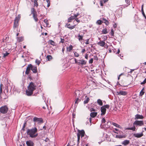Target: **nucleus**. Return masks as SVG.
<instances>
[{
    "instance_id": "obj_59",
    "label": "nucleus",
    "mask_w": 146,
    "mask_h": 146,
    "mask_svg": "<svg viewBox=\"0 0 146 146\" xmlns=\"http://www.w3.org/2000/svg\"><path fill=\"white\" fill-rule=\"evenodd\" d=\"M75 17L74 16H74H71V17H70V18H71V19L72 20H73L74 19H75L76 18H75V17Z\"/></svg>"
},
{
    "instance_id": "obj_14",
    "label": "nucleus",
    "mask_w": 146,
    "mask_h": 146,
    "mask_svg": "<svg viewBox=\"0 0 146 146\" xmlns=\"http://www.w3.org/2000/svg\"><path fill=\"white\" fill-rule=\"evenodd\" d=\"M117 95H122L123 96H125L127 94V93L126 92L122 90H120L119 92H117Z\"/></svg>"
},
{
    "instance_id": "obj_37",
    "label": "nucleus",
    "mask_w": 146,
    "mask_h": 146,
    "mask_svg": "<svg viewBox=\"0 0 146 146\" xmlns=\"http://www.w3.org/2000/svg\"><path fill=\"white\" fill-rule=\"evenodd\" d=\"M73 53H74V56L75 57H78L79 56V54L78 53L74 51Z\"/></svg>"
},
{
    "instance_id": "obj_44",
    "label": "nucleus",
    "mask_w": 146,
    "mask_h": 146,
    "mask_svg": "<svg viewBox=\"0 0 146 146\" xmlns=\"http://www.w3.org/2000/svg\"><path fill=\"white\" fill-rule=\"evenodd\" d=\"M9 54V53L6 52V53L4 54L3 57L4 58H5V57L8 56Z\"/></svg>"
},
{
    "instance_id": "obj_13",
    "label": "nucleus",
    "mask_w": 146,
    "mask_h": 146,
    "mask_svg": "<svg viewBox=\"0 0 146 146\" xmlns=\"http://www.w3.org/2000/svg\"><path fill=\"white\" fill-rule=\"evenodd\" d=\"M33 121L35 122H38V123H43V119L41 118L35 117L33 118Z\"/></svg>"
},
{
    "instance_id": "obj_35",
    "label": "nucleus",
    "mask_w": 146,
    "mask_h": 146,
    "mask_svg": "<svg viewBox=\"0 0 146 146\" xmlns=\"http://www.w3.org/2000/svg\"><path fill=\"white\" fill-rule=\"evenodd\" d=\"M49 42H50V44L54 46L55 45V42H54L52 40H49Z\"/></svg>"
},
{
    "instance_id": "obj_19",
    "label": "nucleus",
    "mask_w": 146,
    "mask_h": 146,
    "mask_svg": "<svg viewBox=\"0 0 146 146\" xmlns=\"http://www.w3.org/2000/svg\"><path fill=\"white\" fill-rule=\"evenodd\" d=\"M144 118L143 116L142 115H140L138 114H137L135 115V119H143Z\"/></svg>"
},
{
    "instance_id": "obj_62",
    "label": "nucleus",
    "mask_w": 146,
    "mask_h": 146,
    "mask_svg": "<svg viewBox=\"0 0 146 146\" xmlns=\"http://www.w3.org/2000/svg\"><path fill=\"white\" fill-rule=\"evenodd\" d=\"M117 85L119 86V87H120V86H122L121 85V84H120L119 82H117Z\"/></svg>"
},
{
    "instance_id": "obj_28",
    "label": "nucleus",
    "mask_w": 146,
    "mask_h": 146,
    "mask_svg": "<svg viewBox=\"0 0 146 146\" xmlns=\"http://www.w3.org/2000/svg\"><path fill=\"white\" fill-rule=\"evenodd\" d=\"M97 102L99 105L100 106H102L103 105V102L100 99H98Z\"/></svg>"
},
{
    "instance_id": "obj_42",
    "label": "nucleus",
    "mask_w": 146,
    "mask_h": 146,
    "mask_svg": "<svg viewBox=\"0 0 146 146\" xmlns=\"http://www.w3.org/2000/svg\"><path fill=\"white\" fill-rule=\"evenodd\" d=\"M44 22L46 23V26L48 27L49 23H48V21L47 20L44 19Z\"/></svg>"
},
{
    "instance_id": "obj_64",
    "label": "nucleus",
    "mask_w": 146,
    "mask_h": 146,
    "mask_svg": "<svg viewBox=\"0 0 146 146\" xmlns=\"http://www.w3.org/2000/svg\"><path fill=\"white\" fill-rule=\"evenodd\" d=\"M49 139L47 137L46 138V139L45 140V141L46 142H47L48 141H49Z\"/></svg>"
},
{
    "instance_id": "obj_54",
    "label": "nucleus",
    "mask_w": 146,
    "mask_h": 146,
    "mask_svg": "<svg viewBox=\"0 0 146 146\" xmlns=\"http://www.w3.org/2000/svg\"><path fill=\"white\" fill-rule=\"evenodd\" d=\"M89 38L88 39H87L86 40V42H85V44H89Z\"/></svg>"
},
{
    "instance_id": "obj_30",
    "label": "nucleus",
    "mask_w": 146,
    "mask_h": 146,
    "mask_svg": "<svg viewBox=\"0 0 146 146\" xmlns=\"http://www.w3.org/2000/svg\"><path fill=\"white\" fill-rule=\"evenodd\" d=\"M102 34H107L108 33V32L107 31V29L106 28H105L103 29L102 30Z\"/></svg>"
},
{
    "instance_id": "obj_56",
    "label": "nucleus",
    "mask_w": 146,
    "mask_h": 146,
    "mask_svg": "<svg viewBox=\"0 0 146 146\" xmlns=\"http://www.w3.org/2000/svg\"><path fill=\"white\" fill-rule=\"evenodd\" d=\"M79 18H76L75 19V20L78 23H80V20L78 19Z\"/></svg>"
},
{
    "instance_id": "obj_46",
    "label": "nucleus",
    "mask_w": 146,
    "mask_h": 146,
    "mask_svg": "<svg viewBox=\"0 0 146 146\" xmlns=\"http://www.w3.org/2000/svg\"><path fill=\"white\" fill-rule=\"evenodd\" d=\"M145 83H146V78L144 79V80L143 82H141L140 83V84L141 85H143L145 84Z\"/></svg>"
},
{
    "instance_id": "obj_40",
    "label": "nucleus",
    "mask_w": 146,
    "mask_h": 146,
    "mask_svg": "<svg viewBox=\"0 0 146 146\" xmlns=\"http://www.w3.org/2000/svg\"><path fill=\"white\" fill-rule=\"evenodd\" d=\"M23 40V38L22 37L18 38V40L19 42H21Z\"/></svg>"
},
{
    "instance_id": "obj_27",
    "label": "nucleus",
    "mask_w": 146,
    "mask_h": 146,
    "mask_svg": "<svg viewBox=\"0 0 146 146\" xmlns=\"http://www.w3.org/2000/svg\"><path fill=\"white\" fill-rule=\"evenodd\" d=\"M73 46L72 45H70L69 46V47H67V50L68 51L70 52L72 50Z\"/></svg>"
},
{
    "instance_id": "obj_10",
    "label": "nucleus",
    "mask_w": 146,
    "mask_h": 146,
    "mask_svg": "<svg viewBox=\"0 0 146 146\" xmlns=\"http://www.w3.org/2000/svg\"><path fill=\"white\" fill-rule=\"evenodd\" d=\"M134 125H136L137 126H142L144 125L143 121L142 120H136L133 123Z\"/></svg>"
},
{
    "instance_id": "obj_47",
    "label": "nucleus",
    "mask_w": 146,
    "mask_h": 146,
    "mask_svg": "<svg viewBox=\"0 0 146 146\" xmlns=\"http://www.w3.org/2000/svg\"><path fill=\"white\" fill-rule=\"evenodd\" d=\"M80 13H77L76 14H74V17H75L76 18H77V17H78L80 15Z\"/></svg>"
},
{
    "instance_id": "obj_15",
    "label": "nucleus",
    "mask_w": 146,
    "mask_h": 146,
    "mask_svg": "<svg viewBox=\"0 0 146 146\" xmlns=\"http://www.w3.org/2000/svg\"><path fill=\"white\" fill-rule=\"evenodd\" d=\"M26 144L27 146H34V143L31 140L27 141Z\"/></svg>"
},
{
    "instance_id": "obj_12",
    "label": "nucleus",
    "mask_w": 146,
    "mask_h": 146,
    "mask_svg": "<svg viewBox=\"0 0 146 146\" xmlns=\"http://www.w3.org/2000/svg\"><path fill=\"white\" fill-rule=\"evenodd\" d=\"M8 110V108L6 106H2L0 108V112L2 113H6Z\"/></svg>"
},
{
    "instance_id": "obj_38",
    "label": "nucleus",
    "mask_w": 146,
    "mask_h": 146,
    "mask_svg": "<svg viewBox=\"0 0 146 146\" xmlns=\"http://www.w3.org/2000/svg\"><path fill=\"white\" fill-rule=\"evenodd\" d=\"M16 90V89L15 88V86L13 85V87H12V89L11 90V94H13L14 93V92Z\"/></svg>"
},
{
    "instance_id": "obj_45",
    "label": "nucleus",
    "mask_w": 146,
    "mask_h": 146,
    "mask_svg": "<svg viewBox=\"0 0 146 146\" xmlns=\"http://www.w3.org/2000/svg\"><path fill=\"white\" fill-rule=\"evenodd\" d=\"M38 135V133H35L34 135H33L32 137V138H35L37 137Z\"/></svg>"
},
{
    "instance_id": "obj_32",
    "label": "nucleus",
    "mask_w": 146,
    "mask_h": 146,
    "mask_svg": "<svg viewBox=\"0 0 146 146\" xmlns=\"http://www.w3.org/2000/svg\"><path fill=\"white\" fill-rule=\"evenodd\" d=\"M38 0H34V7H37L38 6V4L37 2V1Z\"/></svg>"
},
{
    "instance_id": "obj_24",
    "label": "nucleus",
    "mask_w": 146,
    "mask_h": 146,
    "mask_svg": "<svg viewBox=\"0 0 146 146\" xmlns=\"http://www.w3.org/2000/svg\"><path fill=\"white\" fill-rule=\"evenodd\" d=\"M97 112H92L90 113V116L91 117H94L97 115Z\"/></svg>"
},
{
    "instance_id": "obj_18",
    "label": "nucleus",
    "mask_w": 146,
    "mask_h": 146,
    "mask_svg": "<svg viewBox=\"0 0 146 146\" xmlns=\"http://www.w3.org/2000/svg\"><path fill=\"white\" fill-rule=\"evenodd\" d=\"M143 135V134L142 132L141 133H134L133 134V136L136 137L140 138Z\"/></svg>"
},
{
    "instance_id": "obj_60",
    "label": "nucleus",
    "mask_w": 146,
    "mask_h": 146,
    "mask_svg": "<svg viewBox=\"0 0 146 146\" xmlns=\"http://www.w3.org/2000/svg\"><path fill=\"white\" fill-rule=\"evenodd\" d=\"M77 137H78V140H80V136L79 133H77Z\"/></svg>"
},
{
    "instance_id": "obj_11",
    "label": "nucleus",
    "mask_w": 146,
    "mask_h": 146,
    "mask_svg": "<svg viewBox=\"0 0 146 146\" xmlns=\"http://www.w3.org/2000/svg\"><path fill=\"white\" fill-rule=\"evenodd\" d=\"M80 91H76L74 92L75 95L76 97V100L75 102V104H78L80 101L81 99L78 98V97H79L77 95V94H78V96L80 95Z\"/></svg>"
},
{
    "instance_id": "obj_63",
    "label": "nucleus",
    "mask_w": 146,
    "mask_h": 146,
    "mask_svg": "<svg viewBox=\"0 0 146 146\" xmlns=\"http://www.w3.org/2000/svg\"><path fill=\"white\" fill-rule=\"evenodd\" d=\"M85 57L86 59H88V54H86L85 55Z\"/></svg>"
},
{
    "instance_id": "obj_29",
    "label": "nucleus",
    "mask_w": 146,
    "mask_h": 146,
    "mask_svg": "<svg viewBox=\"0 0 146 146\" xmlns=\"http://www.w3.org/2000/svg\"><path fill=\"white\" fill-rule=\"evenodd\" d=\"M135 126H133V127H128L126 129L127 130H131L133 131H135Z\"/></svg>"
},
{
    "instance_id": "obj_39",
    "label": "nucleus",
    "mask_w": 146,
    "mask_h": 146,
    "mask_svg": "<svg viewBox=\"0 0 146 146\" xmlns=\"http://www.w3.org/2000/svg\"><path fill=\"white\" fill-rule=\"evenodd\" d=\"M103 23V21L100 20H98L97 22V23L98 25H101Z\"/></svg>"
},
{
    "instance_id": "obj_22",
    "label": "nucleus",
    "mask_w": 146,
    "mask_h": 146,
    "mask_svg": "<svg viewBox=\"0 0 146 146\" xmlns=\"http://www.w3.org/2000/svg\"><path fill=\"white\" fill-rule=\"evenodd\" d=\"M98 44L99 45L102 46H104L105 44V43L104 41L103 40L100 41L98 43Z\"/></svg>"
},
{
    "instance_id": "obj_51",
    "label": "nucleus",
    "mask_w": 146,
    "mask_h": 146,
    "mask_svg": "<svg viewBox=\"0 0 146 146\" xmlns=\"http://www.w3.org/2000/svg\"><path fill=\"white\" fill-rule=\"evenodd\" d=\"M94 58H93V59L96 60H98V58L97 57V56L96 55H95V56H94Z\"/></svg>"
},
{
    "instance_id": "obj_61",
    "label": "nucleus",
    "mask_w": 146,
    "mask_h": 146,
    "mask_svg": "<svg viewBox=\"0 0 146 146\" xmlns=\"http://www.w3.org/2000/svg\"><path fill=\"white\" fill-rule=\"evenodd\" d=\"M1 86L0 87V94L2 92V89L1 88Z\"/></svg>"
},
{
    "instance_id": "obj_58",
    "label": "nucleus",
    "mask_w": 146,
    "mask_h": 146,
    "mask_svg": "<svg viewBox=\"0 0 146 146\" xmlns=\"http://www.w3.org/2000/svg\"><path fill=\"white\" fill-rule=\"evenodd\" d=\"M76 114L74 113H73L72 114V118H75Z\"/></svg>"
},
{
    "instance_id": "obj_5",
    "label": "nucleus",
    "mask_w": 146,
    "mask_h": 146,
    "mask_svg": "<svg viewBox=\"0 0 146 146\" xmlns=\"http://www.w3.org/2000/svg\"><path fill=\"white\" fill-rule=\"evenodd\" d=\"M74 59L75 63L79 65H85L86 64L87 61L84 60L82 59L77 60L76 58H74Z\"/></svg>"
},
{
    "instance_id": "obj_50",
    "label": "nucleus",
    "mask_w": 146,
    "mask_h": 146,
    "mask_svg": "<svg viewBox=\"0 0 146 146\" xmlns=\"http://www.w3.org/2000/svg\"><path fill=\"white\" fill-rule=\"evenodd\" d=\"M93 58H91L89 60V64H92L93 62Z\"/></svg>"
},
{
    "instance_id": "obj_53",
    "label": "nucleus",
    "mask_w": 146,
    "mask_h": 146,
    "mask_svg": "<svg viewBox=\"0 0 146 146\" xmlns=\"http://www.w3.org/2000/svg\"><path fill=\"white\" fill-rule=\"evenodd\" d=\"M106 122V120L105 118L104 117L103 118L102 120V123H105Z\"/></svg>"
},
{
    "instance_id": "obj_2",
    "label": "nucleus",
    "mask_w": 146,
    "mask_h": 146,
    "mask_svg": "<svg viewBox=\"0 0 146 146\" xmlns=\"http://www.w3.org/2000/svg\"><path fill=\"white\" fill-rule=\"evenodd\" d=\"M31 70L34 73H37V67L31 64L28 65L25 72V74L27 75L29 74Z\"/></svg>"
},
{
    "instance_id": "obj_33",
    "label": "nucleus",
    "mask_w": 146,
    "mask_h": 146,
    "mask_svg": "<svg viewBox=\"0 0 146 146\" xmlns=\"http://www.w3.org/2000/svg\"><path fill=\"white\" fill-rule=\"evenodd\" d=\"M46 57L47 59V60L48 61H50L52 59V57L51 55H48Z\"/></svg>"
},
{
    "instance_id": "obj_36",
    "label": "nucleus",
    "mask_w": 146,
    "mask_h": 146,
    "mask_svg": "<svg viewBox=\"0 0 146 146\" xmlns=\"http://www.w3.org/2000/svg\"><path fill=\"white\" fill-rule=\"evenodd\" d=\"M125 1L127 3V5L125 6L126 7H127L130 5V0H125Z\"/></svg>"
},
{
    "instance_id": "obj_17",
    "label": "nucleus",
    "mask_w": 146,
    "mask_h": 146,
    "mask_svg": "<svg viewBox=\"0 0 146 146\" xmlns=\"http://www.w3.org/2000/svg\"><path fill=\"white\" fill-rule=\"evenodd\" d=\"M78 132L77 133H79L80 135H81V137H83L85 135V133L84 130H78Z\"/></svg>"
},
{
    "instance_id": "obj_21",
    "label": "nucleus",
    "mask_w": 146,
    "mask_h": 146,
    "mask_svg": "<svg viewBox=\"0 0 146 146\" xmlns=\"http://www.w3.org/2000/svg\"><path fill=\"white\" fill-rule=\"evenodd\" d=\"M130 143V141L128 140H125L122 143V144L125 145H128Z\"/></svg>"
},
{
    "instance_id": "obj_4",
    "label": "nucleus",
    "mask_w": 146,
    "mask_h": 146,
    "mask_svg": "<svg viewBox=\"0 0 146 146\" xmlns=\"http://www.w3.org/2000/svg\"><path fill=\"white\" fill-rule=\"evenodd\" d=\"M114 132L118 134V135L112 134L113 136L116 138L120 139L125 138L126 137V135L121 131H119L118 132L114 131Z\"/></svg>"
},
{
    "instance_id": "obj_16",
    "label": "nucleus",
    "mask_w": 146,
    "mask_h": 146,
    "mask_svg": "<svg viewBox=\"0 0 146 146\" xmlns=\"http://www.w3.org/2000/svg\"><path fill=\"white\" fill-rule=\"evenodd\" d=\"M33 91L28 88V90L26 91V94L28 96H30L33 94Z\"/></svg>"
},
{
    "instance_id": "obj_3",
    "label": "nucleus",
    "mask_w": 146,
    "mask_h": 146,
    "mask_svg": "<svg viewBox=\"0 0 146 146\" xmlns=\"http://www.w3.org/2000/svg\"><path fill=\"white\" fill-rule=\"evenodd\" d=\"M38 129L36 127H35L31 129H27L26 133L27 135H29L30 137L32 138L34 134L36 133Z\"/></svg>"
},
{
    "instance_id": "obj_43",
    "label": "nucleus",
    "mask_w": 146,
    "mask_h": 146,
    "mask_svg": "<svg viewBox=\"0 0 146 146\" xmlns=\"http://www.w3.org/2000/svg\"><path fill=\"white\" fill-rule=\"evenodd\" d=\"M111 36H114V32L113 31V29H111V32L110 33Z\"/></svg>"
},
{
    "instance_id": "obj_8",
    "label": "nucleus",
    "mask_w": 146,
    "mask_h": 146,
    "mask_svg": "<svg viewBox=\"0 0 146 146\" xmlns=\"http://www.w3.org/2000/svg\"><path fill=\"white\" fill-rule=\"evenodd\" d=\"M36 86L35 84L33 82H31L30 83L28 88L33 91H34L36 90Z\"/></svg>"
},
{
    "instance_id": "obj_6",
    "label": "nucleus",
    "mask_w": 146,
    "mask_h": 146,
    "mask_svg": "<svg viewBox=\"0 0 146 146\" xmlns=\"http://www.w3.org/2000/svg\"><path fill=\"white\" fill-rule=\"evenodd\" d=\"M110 108V105L108 104H106L102 106L101 107V115H104L106 112V109H109Z\"/></svg>"
},
{
    "instance_id": "obj_41",
    "label": "nucleus",
    "mask_w": 146,
    "mask_h": 146,
    "mask_svg": "<svg viewBox=\"0 0 146 146\" xmlns=\"http://www.w3.org/2000/svg\"><path fill=\"white\" fill-rule=\"evenodd\" d=\"M112 124L117 127H119L120 126L119 125L115 123H112Z\"/></svg>"
},
{
    "instance_id": "obj_52",
    "label": "nucleus",
    "mask_w": 146,
    "mask_h": 146,
    "mask_svg": "<svg viewBox=\"0 0 146 146\" xmlns=\"http://www.w3.org/2000/svg\"><path fill=\"white\" fill-rule=\"evenodd\" d=\"M60 39H61V41L60 42V43L61 42V43H63L64 42V38H61Z\"/></svg>"
},
{
    "instance_id": "obj_31",
    "label": "nucleus",
    "mask_w": 146,
    "mask_h": 146,
    "mask_svg": "<svg viewBox=\"0 0 146 146\" xmlns=\"http://www.w3.org/2000/svg\"><path fill=\"white\" fill-rule=\"evenodd\" d=\"M90 100V98L89 97H87L84 101V104H87L89 101Z\"/></svg>"
},
{
    "instance_id": "obj_1",
    "label": "nucleus",
    "mask_w": 146,
    "mask_h": 146,
    "mask_svg": "<svg viewBox=\"0 0 146 146\" xmlns=\"http://www.w3.org/2000/svg\"><path fill=\"white\" fill-rule=\"evenodd\" d=\"M13 87V85H11L9 83L7 84V85L5 86L4 92L6 95L10 96L11 95V90Z\"/></svg>"
},
{
    "instance_id": "obj_57",
    "label": "nucleus",
    "mask_w": 146,
    "mask_h": 146,
    "mask_svg": "<svg viewBox=\"0 0 146 146\" xmlns=\"http://www.w3.org/2000/svg\"><path fill=\"white\" fill-rule=\"evenodd\" d=\"M72 19H71V18H70V17L69 18H68V22H70L71 21V20Z\"/></svg>"
},
{
    "instance_id": "obj_9",
    "label": "nucleus",
    "mask_w": 146,
    "mask_h": 146,
    "mask_svg": "<svg viewBox=\"0 0 146 146\" xmlns=\"http://www.w3.org/2000/svg\"><path fill=\"white\" fill-rule=\"evenodd\" d=\"M31 14H33V17L35 21L36 22H37L38 19L37 17V13L36 11H35V9L33 8H32L31 9Z\"/></svg>"
},
{
    "instance_id": "obj_55",
    "label": "nucleus",
    "mask_w": 146,
    "mask_h": 146,
    "mask_svg": "<svg viewBox=\"0 0 146 146\" xmlns=\"http://www.w3.org/2000/svg\"><path fill=\"white\" fill-rule=\"evenodd\" d=\"M90 111H96V110L93 108H91L90 109Z\"/></svg>"
},
{
    "instance_id": "obj_7",
    "label": "nucleus",
    "mask_w": 146,
    "mask_h": 146,
    "mask_svg": "<svg viewBox=\"0 0 146 146\" xmlns=\"http://www.w3.org/2000/svg\"><path fill=\"white\" fill-rule=\"evenodd\" d=\"M21 17V15H18L17 16L15 17L13 25L14 28H17L19 24L18 23Z\"/></svg>"
},
{
    "instance_id": "obj_34",
    "label": "nucleus",
    "mask_w": 146,
    "mask_h": 146,
    "mask_svg": "<svg viewBox=\"0 0 146 146\" xmlns=\"http://www.w3.org/2000/svg\"><path fill=\"white\" fill-rule=\"evenodd\" d=\"M144 89V88L143 87L142 88V90H141V91L139 95H140V96H142L144 94V92L143 91Z\"/></svg>"
},
{
    "instance_id": "obj_26",
    "label": "nucleus",
    "mask_w": 146,
    "mask_h": 146,
    "mask_svg": "<svg viewBox=\"0 0 146 146\" xmlns=\"http://www.w3.org/2000/svg\"><path fill=\"white\" fill-rule=\"evenodd\" d=\"M78 37H79L78 38V40L79 41H81H81L83 40V35H80V34H79L78 35Z\"/></svg>"
},
{
    "instance_id": "obj_23",
    "label": "nucleus",
    "mask_w": 146,
    "mask_h": 146,
    "mask_svg": "<svg viewBox=\"0 0 146 146\" xmlns=\"http://www.w3.org/2000/svg\"><path fill=\"white\" fill-rule=\"evenodd\" d=\"M26 122H24L23 123L22 128L21 129V133L22 134V133H23V132H24L25 131V128L26 126Z\"/></svg>"
},
{
    "instance_id": "obj_25",
    "label": "nucleus",
    "mask_w": 146,
    "mask_h": 146,
    "mask_svg": "<svg viewBox=\"0 0 146 146\" xmlns=\"http://www.w3.org/2000/svg\"><path fill=\"white\" fill-rule=\"evenodd\" d=\"M102 19L104 21V23L105 24L107 25H108L109 24V22L105 18L103 17L102 18Z\"/></svg>"
},
{
    "instance_id": "obj_48",
    "label": "nucleus",
    "mask_w": 146,
    "mask_h": 146,
    "mask_svg": "<svg viewBox=\"0 0 146 146\" xmlns=\"http://www.w3.org/2000/svg\"><path fill=\"white\" fill-rule=\"evenodd\" d=\"M38 90H36L34 94H33V96H36L37 94L38 93Z\"/></svg>"
},
{
    "instance_id": "obj_49",
    "label": "nucleus",
    "mask_w": 146,
    "mask_h": 146,
    "mask_svg": "<svg viewBox=\"0 0 146 146\" xmlns=\"http://www.w3.org/2000/svg\"><path fill=\"white\" fill-rule=\"evenodd\" d=\"M35 62L38 65H39L40 63V60H38L37 59H36V60Z\"/></svg>"
},
{
    "instance_id": "obj_20",
    "label": "nucleus",
    "mask_w": 146,
    "mask_h": 146,
    "mask_svg": "<svg viewBox=\"0 0 146 146\" xmlns=\"http://www.w3.org/2000/svg\"><path fill=\"white\" fill-rule=\"evenodd\" d=\"M70 24L68 23H66V24L65 27H67L68 28L70 29L71 30L73 29L75 27V25H74L73 26H70Z\"/></svg>"
}]
</instances>
